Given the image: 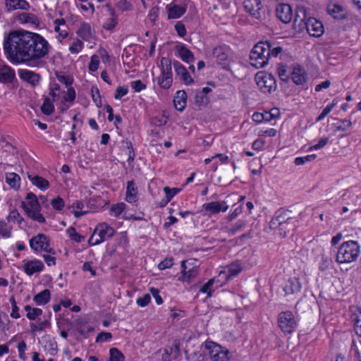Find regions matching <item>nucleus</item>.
Listing matches in <instances>:
<instances>
[{"label": "nucleus", "instance_id": "f257e3e1", "mask_svg": "<svg viewBox=\"0 0 361 361\" xmlns=\"http://www.w3.org/2000/svg\"><path fill=\"white\" fill-rule=\"evenodd\" d=\"M48 42L40 35L29 31L11 32L5 37L4 49L13 63H25L31 68L44 66L42 59L49 51Z\"/></svg>", "mask_w": 361, "mask_h": 361}, {"label": "nucleus", "instance_id": "f03ea898", "mask_svg": "<svg viewBox=\"0 0 361 361\" xmlns=\"http://www.w3.org/2000/svg\"><path fill=\"white\" fill-rule=\"evenodd\" d=\"M307 11L304 6L298 7L293 27L298 32L306 30L310 35L319 37L324 33L323 25L316 18L308 16Z\"/></svg>", "mask_w": 361, "mask_h": 361}, {"label": "nucleus", "instance_id": "7ed1b4c3", "mask_svg": "<svg viewBox=\"0 0 361 361\" xmlns=\"http://www.w3.org/2000/svg\"><path fill=\"white\" fill-rule=\"evenodd\" d=\"M282 51L280 46L271 48L269 42H259L250 51V63L257 68H263L268 63L270 56L276 57Z\"/></svg>", "mask_w": 361, "mask_h": 361}, {"label": "nucleus", "instance_id": "20e7f679", "mask_svg": "<svg viewBox=\"0 0 361 361\" xmlns=\"http://www.w3.org/2000/svg\"><path fill=\"white\" fill-rule=\"evenodd\" d=\"M360 255V246L357 241L343 242L338 247L336 261L338 264L355 262Z\"/></svg>", "mask_w": 361, "mask_h": 361}, {"label": "nucleus", "instance_id": "39448f33", "mask_svg": "<svg viewBox=\"0 0 361 361\" xmlns=\"http://www.w3.org/2000/svg\"><path fill=\"white\" fill-rule=\"evenodd\" d=\"M161 75L158 78V84L163 89H169L173 82L172 62L166 57L161 59Z\"/></svg>", "mask_w": 361, "mask_h": 361}, {"label": "nucleus", "instance_id": "423d86ee", "mask_svg": "<svg viewBox=\"0 0 361 361\" xmlns=\"http://www.w3.org/2000/svg\"><path fill=\"white\" fill-rule=\"evenodd\" d=\"M271 227L273 228H279L280 235L286 237L288 233L294 230V219L291 217H286V214L279 215L271 221Z\"/></svg>", "mask_w": 361, "mask_h": 361}, {"label": "nucleus", "instance_id": "0eeeda50", "mask_svg": "<svg viewBox=\"0 0 361 361\" xmlns=\"http://www.w3.org/2000/svg\"><path fill=\"white\" fill-rule=\"evenodd\" d=\"M255 81L258 87L264 93H271L276 89V81L274 77L270 74L260 72L256 74Z\"/></svg>", "mask_w": 361, "mask_h": 361}, {"label": "nucleus", "instance_id": "6e6552de", "mask_svg": "<svg viewBox=\"0 0 361 361\" xmlns=\"http://www.w3.org/2000/svg\"><path fill=\"white\" fill-rule=\"evenodd\" d=\"M278 322L281 329L287 334L292 333L296 326L295 317L290 311L280 313L278 317Z\"/></svg>", "mask_w": 361, "mask_h": 361}, {"label": "nucleus", "instance_id": "1a4fd4ad", "mask_svg": "<svg viewBox=\"0 0 361 361\" xmlns=\"http://www.w3.org/2000/svg\"><path fill=\"white\" fill-rule=\"evenodd\" d=\"M96 232H98V235L99 238H97L94 242L92 243L94 238V235H92L91 238L89 239V243L90 245H99L102 242L112 237L114 234V228L105 223L99 224L94 233Z\"/></svg>", "mask_w": 361, "mask_h": 361}, {"label": "nucleus", "instance_id": "9d476101", "mask_svg": "<svg viewBox=\"0 0 361 361\" xmlns=\"http://www.w3.org/2000/svg\"><path fill=\"white\" fill-rule=\"evenodd\" d=\"M49 245V238L42 233H39L30 240V246L35 252L47 250Z\"/></svg>", "mask_w": 361, "mask_h": 361}, {"label": "nucleus", "instance_id": "9b49d317", "mask_svg": "<svg viewBox=\"0 0 361 361\" xmlns=\"http://www.w3.org/2000/svg\"><path fill=\"white\" fill-rule=\"evenodd\" d=\"M209 348L210 357L214 361H228L230 359V352L226 348L214 343L209 346Z\"/></svg>", "mask_w": 361, "mask_h": 361}, {"label": "nucleus", "instance_id": "f8f14e48", "mask_svg": "<svg viewBox=\"0 0 361 361\" xmlns=\"http://www.w3.org/2000/svg\"><path fill=\"white\" fill-rule=\"evenodd\" d=\"M243 6L246 12L256 19L261 18L262 5L260 0H244Z\"/></svg>", "mask_w": 361, "mask_h": 361}, {"label": "nucleus", "instance_id": "ddd939ff", "mask_svg": "<svg viewBox=\"0 0 361 361\" xmlns=\"http://www.w3.org/2000/svg\"><path fill=\"white\" fill-rule=\"evenodd\" d=\"M276 15L283 23H288L293 18V11L288 4H280L276 6Z\"/></svg>", "mask_w": 361, "mask_h": 361}, {"label": "nucleus", "instance_id": "4468645a", "mask_svg": "<svg viewBox=\"0 0 361 361\" xmlns=\"http://www.w3.org/2000/svg\"><path fill=\"white\" fill-rule=\"evenodd\" d=\"M173 65L176 71V74L180 77V80L185 84L190 85L194 82L192 78L190 76L185 67L183 66L179 61H174Z\"/></svg>", "mask_w": 361, "mask_h": 361}, {"label": "nucleus", "instance_id": "2eb2a0df", "mask_svg": "<svg viewBox=\"0 0 361 361\" xmlns=\"http://www.w3.org/2000/svg\"><path fill=\"white\" fill-rule=\"evenodd\" d=\"M16 80L15 71L8 65H0V82L12 83Z\"/></svg>", "mask_w": 361, "mask_h": 361}, {"label": "nucleus", "instance_id": "dca6fc26", "mask_svg": "<svg viewBox=\"0 0 361 361\" xmlns=\"http://www.w3.org/2000/svg\"><path fill=\"white\" fill-rule=\"evenodd\" d=\"M19 77L24 81L29 82L33 87L39 84L40 75L33 71L21 69L18 71Z\"/></svg>", "mask_w": 361, "mask_h": 361}, {"label": "nucleus", "instance_id": "f3484780", "mask_svg": "<svg viewBox=\"0 0 361 361\" xmlns=\"http://www.w3.org/2000/svg\"><path fill=\"white\" fill-rule=\"evenodd\" d=\"M302 285L299 281V279L293 277L288 280L283 288V290L287 295H294L298 293L300 291Z\"/></svg>", "mask_w": 361, "mask_h": 361}, {"label": "nucleus", "instance_id": "a211bd4d", "mask_svg": "<svg viewBox=\"0 0 361 361\" xmlns=\"http://www.w3.org/2000/svg\"><path fill=\"white\" fill-rule=\"evenodd\" d=\"M43 269L44 264L39 260H30L24 265V271L29 276L36 272H40Z\"/></svg>", "mask_w": 361, "mask_h": 361}, {"label": "nucleus", "instance_id": "6ab92c4d", "mask_svg": "<svg viewBox=\"0 0 361 361\" xmlns=\"http://www.w3.org/2000/svg\"><path fill=\"white\" fill-rule=\"evenodd\" d=\"M176 49L177 50L178 53V56L180 57V59L186 62V63H191L194 62L195 61V56L192 52L188 49L185 45L184 44H178L176 46Z\"/></svg>", "mask_w": 361, "mask_h": 361}, {"label": "nucleus", "instance_id": "aec40b11", "mask_svg": "<svg viewBox=\"0 0 361 361\" xmlns=\"http://www.w3.org/2000/svg\"><path fill=\"white\" fill-rule=\"evenodd\" d=\"M22 207L23 208L24 211L27 214V215L32 219L33 220L39 222V223H45V218L43 216V215L40 213L41 209H30L25 202H22Z\"/></svg>", "mask_w": 361, "mask_h": 361}, {"label": "nucleus", "instance_id": "412c9836", "mask_svg": "<svg viewBox=\"0 0 361 361\" xmlns=\"http://www.w3.org/2000/svg\"><path fill=\"white\" fill-rule=\"evenodd\" d=\"M187 94L184 90H178L173 99L174 106L176 110L183 111L186 105Z\"/></svg>", "mask_w": 361, "mask_h": 361}, {"label": "nucleus", "instance_id": "4be33fe9", "mask_svg": "<svg viewBox=\"0 0 361 361\" xmlns=\"http://www.w3.org/2000/svg\"><path fill=\"white\" fill-rule=\"evenodd\" d=\"M6 6L8 11L22 9L28 10L30 4L25 0H6Z\"/></svg>", "mask_w": 361, "mask_h": 361}, {"label": "nucleus", "instance_id": "5701e85b", "mask_svg": "<svg viewBox=\"0 0 361 361\" xmlns=\"http://www.w3.org/2000/svg\"><path fill=\"white\" fill-rule=\"evenodd\" d=\"M168 11V18L175 19L182 16L186 11L185 6L174 5H168L166 8Z\"/></svg>", "mask_w": 361, "mask_h": 361}, {"label": "nucleus", "instance_id": "b1692460", "mask_svg": "<svg viewBox=\"0 0 361 361\" xmlns=\"http://www.w3.org/2000/svg\"><path fill=\"white\" fill-rule=\"evenodd\" d=\"M242 270V267L238 263L231 264L228 267V272L226 271H221L219 277L225 279L227 281L231 276H237Z\"/></svg>", "mask_w": 361, "mask_h": 361}, {"label": "nucleus", "instance_id": "393cba45", "mask_svg": "<svg viewBox=\"0 0 361 361\" xmlns=\"http://www.w3.org/2000/svg\"><path fill=\"white\" fill-rule=\"evenodd\" d=\"M186 262L185 260L181 262L182 276L179 278V280L189 281L197 275V268L192 267L187 271Z\"/></svg>", "mask_w": 361, "mask_h": 361}, {"label": "nucleus", "instance_id": "a878e982", "mask_svg": "<svg viewBox=\"0 0 361 361\" xmlns=\"http://www.w3.org/2000/svg\"><path fill=\"white\" fill-rule=\"evenodd\" d=\"M225 202L219 203L218 202H212L208 204H204L203 207L207 212H209L211 214H217L221 210L223 212H226L228 206L226 205L225 207H222V204H224Z\"/></svg>", "mask_w": 361, "mask_h": 361}, {"label": "nucleus", "instance_id": "bb28decb", "mask_svg": "<svg viewBox=\"0 0 361 361\" xmlns=\"http://www.w3.org/2000/svg\"><path fill=\"white\" fill-rule=\"evenodd\" d=\"M78 35L84 40L89 41L93 36L90 25L84 22L80 23Z\"/></svg>", "mask_w": 361, "mask_h": 361}, {"label": "nucleus", "instance_id": "cd10ccee", "mask_svg": "<svg viewBox=\"0 0 361 361\" xmlns=\"http://www.w3.org/2000/svg\"><path fill=\"white\" fill-rule=\"evenodd\" d=\"M126 200L130 203L137 200V188L133 180L127 183Z\"/></svg>", "mask_w": 361, "mask_h": 361}, {"label": "nucleus", "instance_id": "c85d7f7f", "mask_svg": "<svg viewBox=\"0 0 361 361\" xmlns=\"http://www.w3.org/2000/svg\"><path fill=\"white\" fill-rule=\"evenodd\" d=\"M28 178L33 185L42 190H45L49 187V181L41 176L28 175Z\"/></svg>", "mask_w": 361, "mask_h": 361}, {"label": "nucleus", "instance_id": "c756f323", "mask_svg": "<svg viewBox=\"0 0 361 361\" xmlns=\"http://www.w3.org/2000/svg\"><path fill=\"white\" fill-rule=\"evenodd\" d=\"M106 7L109 11L110 18L103 25V27L107 30H113L117 24V18L115 16L114 10L109 4H106Z\"/></svg>", "mask_w": 361, "mask_h": 361}, {"label": "nucleus", "instance_id": "7c9ffc66", "mask_svg": "<svg viewBox=\"0 0 361 361\" xmlns=\"http://www.w3.org/2000/svg\"><path fill=\"white\" fill-rule=\"evenodd\" d=\"M51 298L50 290L44 289L36 295H35L33 300L38 305H44L49 302Z\"/></svg>", "mask_w": 361, "mask_h": 361}, {"label": "nucleus", "instance_id": "2f4dec72", "mask_svg": "<svg viewBox=\"0 0 361 361\" xmlns=\"http://www.w3.org/2000/svg\"><path fill=\"white\" fill-rule=\"evenodd\" d=\"M291 78L296 85H302L306 81L305 73L300 67H294L291 73Z\"/></svg>", "mask_w": 361, "mask_h": 361}, {"label": "nucleus", "instance_id": "473e14b6", "mask_svg": "<svg viewBox=\"0 0 361 361\" xmlns=\"http://www.w3.org/2000/svg\"><path fill=\"white\" fill-rule=\"evenodd\" d=\"M20 178L16 173H8L6 176V182L13 189L20 188Z\"/></svg>", "mask_w": 361, "mask_h": 361}, {"label": "nucleus", "instance_id": "72a5a7b5", "mask_svg": "<svg viewBox=\"0 0 361 361\" xmlns=\"http://www.w3.org/2000/svg\"><path fill=\"white\" fill-rule=\"evenodd\" d=\"M350 320L353 323L355 332L357 336H361V312L352 314Z\"/></svg>", "mask_w": 361, "mask_h": 361}, {"label": "nucleus", "instance_id": "f704fd0d", "mask_svg": "<svg viewBox=\"0 0 361 361\" xmlns=\"http://www.w3.org/2000/svg\"><path fill=\"white\" fill-rule=\"evenodd\" d=\"M26 200H27V203L25 202V204L30 209H41V206L39 202V200H37V196L34 193H32V192L27 193V196H26Z\"/></svg>", "mask_w": 361, "mask_h": 361}, {"label": "nucleus", "instance_id": "c9c22d12", "mask_svg": "<svg viewBox=\"0 0 361 361\" xmlns=\"http://www.w3.org/2000/svg\"><path fill=\"white\" fill-rule=\"evenodd\" d=\"M212 54L219 63H223L228 59V54L221 47H215L213 49Z\"/></svg>", "mask_w": 361, "mask_h": 361}, {"label": "nucleus", "instance_id": "e433bc0d", "mask_svg": "<svg viewBox=\"0 0 361 361\" xmlns=\"http://www.w3.org/2000/svg\"><path fill=\"white\" fill-rule=\"evenodd\" d=\"M41 111L47 116L51 115L54 112V106L49 97L44 98V103L41 106Z\"/></svg>", "mask_w": 361, "mask_h": 361}, {"label": "nucleus", "instance_id": "4c0bfd02", "mask_svg": "<svg viewBox=\"0 0 361 361\" xmlns=\"http://www.w3.org/2000/svg\"><path fill=\"white\" fill-rule=\"evenodd\" d=\"M18 20L23 23H31L35 25L37 23V18L32 13H23L18 16Z\"/></svg>", "mask_w": 361, "mask_h": 361}, {"label": "nucleus", "instance_id": "58836bf2", "mask_svg": "<svg viewBox=\"0 0 361 361\" xmlns=\"http://www.w3.org/2000/svg\"><path fill=\"white\" fill-rule=\"evenodd\" d=\"M327 11L334 18H338V15L343 11V7L336 4H329L327 6Z\"/></svg>", "mask_w": 361, "mask_h": 361}, {"label": "nucleus", "instance_id": "ea45409f", "mask_svg": "<svg viewBox=\"0 0 361 361\" xmlns=\"http://www.w3.org/2000/svg\"><path fill=\"white\" fill-rule=\"evenodd\" d=\"M109 354V361H124V355L116 348H111Z\"/></svg>", "mask_w": 361, "mask_h": 361}, {"label": "nucleus", "instance_id": "a19ab883", "mask_svg": "<svg viewBox=\"0 0 361 361\" xmlns=\"http://www.w3.org/2000/svg\"><path fill=\"white\" fill-rule=\"evenodd\" d=\"M67 233L69 235V238L77 243H80L82 240H84V236L79 234L75 228L70 227L67 229Z\"/></svg>", "mask_w": 361, "mask_h": 361}, {"label": "nucleus", "instance_id": "79ce46f5", "mask_svg": "<svg viewBox=\"0 0 361 361\" xmlns=\"http://www.w3.org/2000/svg\"><path fill=\"white\" fill-rule=\"evenodd\" d=\"M126 204L123 202L113 204L111 207V212L115 216H118L125 209Z\"/></svg>", "mask_w": 361, "mask_h": 361}, {"label": "nucleus", "instance_id": "37998d69", "mask_svg": "<svg viewBox=\"0 0 361 361\" xmlns=\"http://www.w3.org/2000/svg\"><path fill=\"white\" fill-rule=\"evenodd\" d=\"M51 205L54 209L61 211L64 207L65 203L61 197L58 196L51 201Z\"/></svg>", "mask_w": 361, "mask_h": 361}, {"label": "nucleus", "instance_id": "c03bdc74", "mask_svg": "<svg viewBox=\"0 0 361 361\" xmlns=\"http://www.w3.org/2000/svg\"><path fill=\"white\" fill-rule=\"evenodd\" d=\"M9 221H17L18 224H21L23 221V218L20 216V213L16 209H13L7 217Z\"/></svg>", "mask_w": 361, "mask_h": 361}, {"label": "nucleus", "instance_id": "a18cd8bd", "mask_svg": "<svg viewBox=\"0 0 361 361\" xmlns=\"http://www.w3.org/2000/svg\"><path fill=\"white\" fill-rule=\"evenodd\" d=\"M208 102V98L202 92H197L195 97V104L199 106L206 105Z\"/></svg>", "mask_w": 361, "mask_h": 361}, {"label": "nucleus", "instance_id": "49530a36", "mask_svg": "<svg viewBox=\"0 0 361 361\" xmlns=\"http://www.w3.org/2000/svg\"><path fill=\"white\" fill-rule=\"evenodd\" d=\"M0 235L4 238L11 236V228L4 221H0Z\"/></svg>", "mask_w": 361, "mask_h": 361}, {"label": "nucleus", "instance_id": "de8ad7c7", "mask_svg": "<svg viewBox=\"0 0 361 361\" xmlns=\"http://www.w3.org/2000/svg\"><path fill=\"white\" fill-rule=\"evenodd\" d=\"M92 97L93 101L95 102L96 105L98 107L102 106V100H101L99 90L96 87H92Z\"/></svg>", "mask_w": 361, "mask_h": 361}, {"label": "nucleus", "instance_id": "09e8293b", "mask_svg": "<svg viewBox=\"0 0 361 361\" xmlns=\"http://www.w3.org/2000/svg\"><path fill=\"white\" fill-rule=\"evenodd\" d=\"M10 302H11V306H12V312L11 313V317H13V318H15V319L20 318V315L18 313L19 308L17 306L15 298H14L13 296H12L10 298Z\"/></svg>", "mask_w": 361, "mask_h": 361}, {"label": "nucleus", "instance_id": "8fccbe9b", "mask_svg": "<svg viewBox=\"0 0 361 361\" xmlns=\"http://www.w3.org/2000/svg\"><path fill=\"white\" fill-rule=\"evenodd\" d=\"M49 324V322L45 320L43 321L38 324H35L34 323L30 324L31 331L32 332L41 331L44 330L48 325Z\"/></svg>", "mask_w": 361, "mask_h": 361}, {"label": "nucleus", "instance_id": "3c124183", "mask_svg": "<svg viewBox=\"0 0 361 361\" xmlns=\"http://www.w3.org/2000/svg\"><path fill=\"white\" fill-rule=\"evenodd\" d=\"M82 45V42L80 39H77L73 42L72 45L69 47V50L72 54H78L81 51Z\"/></svg>", "mask_w": 361, "mask_h": 361}, {"label": "nucleus", "instance_id": "603ef678", "mask_svg": "<svg viewBox=\"0 0 361 361\" xmlns=\"http://www.w3.org/2000/svg\"><path fill=\"white\" fill-rule=\"evenodd\" d=\"M277 71H278L279 76L281 80L285 81V82L288 81L289 77L287 74V71H286L285 66H283L282 64H279L278 66Z\"/></svg>", "mask_w": 361, "mask_h": 361}, {"label": "nucleus", "instance_id": "864d4df0", "mask_svg": "<svg viewBox=\"0 0 361 361\" xmlns=\"http://www.w3.org/2000/svg\"><path fill=\"white\" fill-rule=\"evenodd\" d=\"M179 189L173 188L172 190L169 187H164V191L166 194V201L165 204H167L170 200L173 197L174 195L177 194L179 191Z\"/></svg>", "mask_w": 361, "mask_h": 361}, {"label": "nucleus", "instance_id": "5fc2aeb1", "mask_svg": "<svg viewBox=\"0 0 361 361\" xmlns=\"http://www.w3.org/2000/svg\"><path fill=\"white\" fill-rule=\"evenodd\" d=\"M214 281V278L209 279L204 286L201 287V288L200 289V292L203 293H207V297H211L212 293L210 287L212 285H213Z\"/></svg>", "mask_w": 361, "mask_h": 361}, {"label": "nucleus", "instance_id": "6e6d98bb", "mask_svg": "<svg viewBox=\"0 0 361 361\" xmlns=\"http://www.w3.org/2000/svg\"><path fill=\"white\" fill-rule=\"evenodd\" d=\"M99 60L98 56H97V55L92 56L91 60H90V62L89 66H88L89 70L92 72L96 71L99 68Z\"/></svg>", "mask_w": 361, "mask_h": 361}, {"label": "nucleus", "instance_id": "4d7b16f0", "mask_svg": "<svg viewBox=\"0 0 361 361\" xmlns=\"http://www.w3.org/2000/svg\"><path fill=\"white\" fill-rule=\"evenodd\" d=\"M315 158H316L315 154H310V155H307L306 157H297L295 159L294 162L296 165H302V164H304L307 161H311L314 160Z\"/></svg>", "mask_w": 361, "mask_h": 361}, {"label": "nucleus", "instance_id": "13d9d810", "mask_svg": "<svg viewBox=\"0 0 361 361\" xmlns=\"http://www.w3.org/2000/svg\"><path fill=\"white\" fill-rule=\"evenodd\" d=\"M335 103H332L328 106H326L320 114V115L317 118V121H320L323 120L332 110L334 106H335Z\"/></svg>", "mask_w": 361, "mask_h": 361}, {"label": "nucleus", "instance_id": "bf43d9fd", "mask_svg": "<svg viewBox=\"0 0 361 361\" xmlns=\"http://www.w3.org/2000/svg\"><path fill=\"white\" fill-rule=\"evenodd\" d=\"M116 5L122 11H130L133 7L132 4L127 0H119Z\"/></svg>", "mask_w": 361, "mask_h": 361}, {"label": "nucleus", "instance_id": "052dcab7", "mask_svg": "<svg viewBox=\"0 0 361 361\" xmlns=\"http://www.w3.org/2000/svg\"><path fill=\"white\" fill-rule=\"evenodd\" d=\"M128 89L127 87L118 86L116 89L114 98L116 99H121L123 96L127 94Z\"/></svg>", "mask_w": 361, "mask_h": 361}, {"label": "nucleus", "instance_id": "680f3d73", "mask_svg": "<svg viewBox=\"0 0 361 361\" xmlns=\"http://www.w3.org/2000/svg\"><path fill=\"white\" fill-rule=\"evenodd\" d=\"M150 300H151V296L149 294H145L143 297H141V298H138L137 299V304L140 306V307H145L147 306L149 302H150Z\"/></svg>", "mask_w": 361, "mask_h": 361}, {"label": "nucleus", "instance_id": "e2e57ef3", "mask_svg": "<svg viewBox=\"0 0 361 361\" xmlns=\"http://www.w3.org/2000/svg\"><path fill=\"white\" fill-rule=\"evenodd\" d=\"M131 87L137 92L146 89V85L140 80L132 82Z\"/></svg>", "mask_w": 361, "mask_h": 361}, {"label": "nucleus", "instance_id": "0e129e2a", "mask_svg": "<svg viewBox=\"0 0 361 361\" xmlns=\"http://www.w3.org/2000/svg\"><path fill=\"white\" fill-rule=\"evenodd\" d=\"M173 264V258H166L159 264L158 267L159 269L163 270L167 268H170Z\"/></svg>", "mask_w": 361, "mask_h": 361}, {"label": "nucleus", "instance_id": "69168bd1", "mask_svg": "<svg viewBox=\"0 0 361 361\" xmlns=\"http://www.w3.org/2000/svg\"><path fill=\"white\" fill-rule=\"evenodd\" d=\"M42 314V310L39 308H32L30 313H27L26 317L30 320H35L37 317Z\"/></svg>", "mask_w": 361, "mask_h": 361}, {"label": "nucleus", "instance_id": "338daca9", "mask_svg": "<svg viewBox=\"0 0 361 361\" xmlns=\"http://www.w3.org/2000/svg\"><path fill=\"white\" fill-rule=\"evenodd\" d=\"M352 126V123L350 120H343L341 124L336 127V130L345 131Z\"/></svg>", "mask_w": 361, "mask_h": 361}, {"label": "nucleus", "instance_id": "774afa93", "mask_svg": "<svg viewBox=\"0 0 361 361\" xmlns=\"http://www.w3.org/2000/svg\"><path fill=\"white\" fill-rule=\"evenodd\" d=\"M111 338H112V334L111 333L102 331L97 335V336L96 338V342L107 341L110 340Z\"/></svg>", "mask_w": 361, "mask_h": 361}]
</instances>
